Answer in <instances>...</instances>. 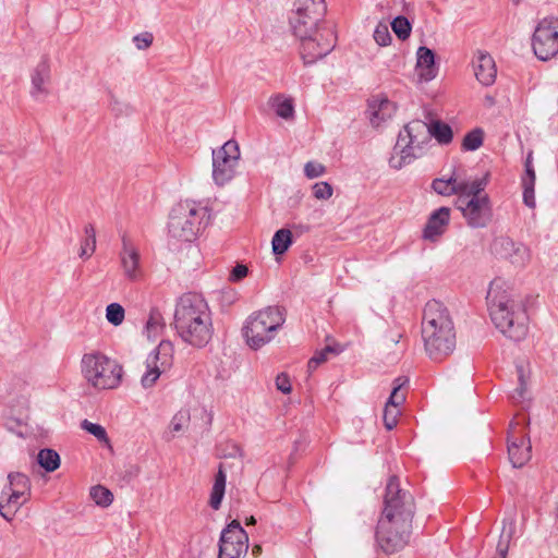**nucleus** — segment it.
Listing matches in <instances>:
<instances>
[{
    "label": "nucleus",
    "instance_id": "1",
    "mask_svg": "<svg viewBox=\"0 0 558 558\" xmlns=\"http://www.w3.org/2000/svg\"><path fill=\"white\" fill-rule=\"evenodd\" d=\"M487 306L496 328L507 338L520 341L527 335V315L524 306L512 296L510 283L495 278L488 288Z\"/></svg>",
    "mask_w": 558,
    "mask_h": 558
},
{
    "label": "nucleus",
    "instance_id": "2",
    "mask_svg": "<svg viewBox=\"0 0 558 558\" xmlns=\"http://www.w3.org/2000/svg\"><path fill=\"white\" fill-rule=\"evenodd\" d=\"M174 327L181 340L194 348L206 347L214 335L211 311L196 293L183 294L175 306Z\"/></svg>",
    "mask_w": 558,
    "mask_h": 558
},
{
    "label": "nucleus",
    "instance_id": "3",
    "mask_svg": "<svg viewBox=\"0 0 558 558\" xmlns=\"http://www.w3.org/2000/svg\"><path fill=\"white\" fill-rule=\"evenodd\" d=\"M424 348L437 361L451 354L456 348V329L448 308L436 300L426 303L422 320Z\"/></svg>",
    "mask_w": 558,
    "mask_h": 558
},
{
    "label": "nucleus",
    "instance_id": "4",
    "mask_svg": "<svg viewBox=\"0 0 558 558\" xmlns=\"http://www.w3.org/2000/svg\"><path fill=\"white\" fill-rule=\"evenodd\" d=\"M487 175L472 180L471 186L456 199V207L471 229H484L494 217L493 203L485 192Z\"/></svg>",
    "mask_w": 558,
    "mask_h": 558
},
{
    "label": "nucleus",
    "instance_id": "5",
    "mask_svg": "<svg viewBox=\"0 0 558 558\" xmlns=\"http://www.w3.org/2000/svg\"><path fill=\"white\" fill-rule=\"evenodd\" d=\"M430 142L428 125L422 120L409 122L399 132L396 145L392 148L388 163L390 168L400 170L424 155Z\"/></svg>",
    "mask_w": 558,
    "mask_h": 558
},
{
    "label": "nucleus",
    "instance_id": "6",
    "mask_svg": "<svg viewBox=\"0 0 558 558\" xmlns=\"http://www.w3.org/2000/svg\"><path fill=\"white\" fill-rule=\"evenodd\" d=\"M80 367L87 385L96 390L116 389L123 379V366L100 351L83 354Z\"/></svg>",
    "mask_w": 558,
    "mask_h": 558
},
{
    "label": "nucleus",
    "instance_id": "7",
    "mask_svg": "<svg viewBox=\"0 0 558 558\" xmlns=\"http://www.w3.org/2000/svg\"><path fill=\"white\" fill-rule=\"evenodd\" d=\"M207 208L201 203L185 199L175 204L169 215L168 233L178 241L191 242L199 233Z\"/></svg>",
    "mask_w": 558,
    "mask_h": 558
},
{
    "label": "nucleus",
    "instance_id": "8",
    "mask_svg": "<svg viewBox=\"0 0 558 558\" xmlns=\"http://www.w3.org/2000/svg\"><path fill=\"white\" fill-rule=\"evenodd\" d=\"M284 320V314L278 306H267L252 313L243 327V336L247 345L258 350L269 343Z\"/></svg>",
    "mask_w": 558,
    "mask_h": 558
},
{
    "label": "nucleus",
    "instance_id": "9",
    "mask_svg": "<svg viewBox=\"0 0 558 558\" xmlns=\"http://www.w3.org/2000/svg\"><path fill=\"white\" fill-rule=\"evenodd\" d=\"M32 497V481L22 472H10L0 492V517L12 522Z\"/></svg>",
    "mask_w": 558,
    "mask_h": 558
},
{
    "label": "nucleus",
    "instance_id": "10",
    "mask_svg": "<svg viewBox=\"0 0 558 558\" xmlns=\"http://www.w3.org/2000/svg\"><path fill=\"white\" fill-rule=\"evenodd\" d=\"M384 504L381 517L401 520V525L405 522L412 523L414 515L413 496L400 488L399 481L395 476L390 477L387 483Z\"/></svg>",
    "mask_w": 558,
    "mask_h": 558
},
{
    "label": "nucleus",
    "instance_id": "11",
    "mask_svg": "<svg viewBox=\"0 0 558 558\" xmlns=\"http://www.w3.org/2000/svg\"><path fill=\"white\" fill-rule=\"evenodd\" d=\"M326 10L324 0H296L290 16V25L296 37H304L311 32L322 28L318 26Z\"/></svg>",
    "mask_w": 558,
    "mask_h": 558
},
{
    "label": "nucleus",
    "instance_id": "12",
    "mask_svg": "<svg viewBox=\"0 0 558 558\" xmlns=\"http://www.w3.org/2000/svg\"><path fill=\"white\" fill-rule=\"evenodd\" d=\"M173 361L174 344L170 340H161L146 357L145 372L141 377L143 388L154 387L161 374L172 367Z\"/></svg>",
    "mask_w": 558,
    "mask_h": 558
},
{
    "label": "nucleus",
    "instance_id": "13",
    "mask_svg": "<svg viewBox=\"0 0 558 558\" xmlns=\"http://www.w3.org/2000/svg\"><path fill=\"white\" fill-rule=\"evenodd\" d=\"M412 523L393 520L389 517H380L376 529V541L387 554H393L402 549L409 542Z\"/></svg>",
    "mask_w": 558,
    "mask_h": 558
},
{
    "label": "nucleus",
    "instance_id": "14",
    "mask_svg": "<svg viewBox=\"0 0 558 558\" xmlns=\"http://www.w3.org/2000/svg\"><path fill=\"white\" fill-rule=\"evenodd\" d=\"M239 159L240 148L235 141H228L213 150V180L217 185L223 186L234 178Z\"/></svg>",
    "mask_w": 558,
    "mask_h": 558
},
{
    "label": "nucleus",
    "instance_id": "15",
    "mask_svg": "<svg viewBox=\"0 0 558 558\" xmlns=\"http://www.w3.org/2000/svg\"><path fill=\"white\" fill-rule=\"evenodd\" d=\"M532 47L535 56L543 61L549 60L558 53V17H544L537 24Z\"/></svg>",
    "mask_w": 558,
    "mask_h": 558
},
{
    "label": "nucleus",
    "instance_id": "16",
    "mask_svg": "<svg viewBox=\"0 0 558 558\" xmlns=\"http://www.w3.org/2000/svg\"><path fill=\"white\" fill-rule=\"evenodd\" d=\"M298 38L301 40L302 59L308 64L327 56L336 43V35L330 27H322Z\"/></svg>",
    "mask_w": 558,
    "mask_h": 558
},
{
    "label": "nucleus",
    "instance_id": "17",
    "mask_svg": "<svg viewBox=\"0 0 558 558\" xmlns=\"http://www.w3.org/2000/svg\"><path fill=\"white\" fill-rule=\"evenodd\" d=\"M247 549V533L238 520H232L221 532L218 558H240Z\"/></svg>",
    "mask_w": 558,
    "mask_h": 558
},
{
    "label": "nucleus",
    "instance_id": "18",
    "mask_svg": "<svg viewBox=\"0 0 558 558\" xmlns=\"http://www.w3.org/2000/svg\"><path fill=\"white\" fill-rule=\"evenodd\" d=\"M119 263L123 277L131 282H138L144 278L145 271L142 264L140 247L128 234L121 235V250Z\"/></svg>",
    "mask_w": 558,
    "mask_h": 558
},
{
    "label": "nucleus",
    "instance_id": "19",
    "mask_svg": "<svg viewBox=\"0 0 558 558\" xmlns=\"http://www.w3.org/2000/svg\"><path fill=\"white\" fill-rule=\"evenodd\" d=\"M489 251L495 257L507 259L517 267H524L531 258L530 250L508 235L495 236Z\"/></svg>",
    "mask_w": 558,
    "mask_h": 558
},
{
    "label": "nucleus",
    "instance_id": "20",
    "mask_svg": "<svg viewBox=\"0 0 558 558\" xmlns=\"http://www.w3.org/2000/svg\"><path fill=\"white\" fill-rule=\"evenodd\" d=\"M472 180L465 177L464 170L454 168L448 178H437L433 181V190L441 196L457 195L460 197L471 186Z\"/></svg>",
    "mask_w": 558,
    "mask_h": 558
},
{
    "label": "nucleus",
    "instance_id": "21",
    "mask_svg": "<svg viewBox=\"0 0 558 558\" xmlns=\"http://www.w3.org/2000/svg\"><path fill=\"white\" fill-rule=\"evenodd\" d=\"M51 69L47 58H43L31 72L29 94L36 101H44L50 95Z\"/></svg>",
    "mask_w": 558,
    "mask_h": 558
},
{
    "label": "nucleus",
    "instance_id": "22",
    "mask_svg": "<svg viewBox=\"0 0 558 558\" xmlns=\"http://www.w3.org/2000/svg\"><path fill=\"white\" fill-rule=\"evenodd\" d=\"M407 383V379L401 377L395 380V387L390 393L389 399L387 400L384 409V424L388 430L395 428L398 424V417L401 412L399 407L404 402L405 395L401 392L402 386Z\"/></svg>",
    "mask_w": 558,
    "mask_h": 558
},
{
    "label": "nucleus",
    "instance_id": "23",
    "mask_svg": "<svg viewBox=\"0 0 558 558\" xmlns=\"http://www.w3.org/2000/svg\"><path fill=\"white\" fill-rule=\"evenodd\" d=\"M397 110L395 102L386 96L377 95L368 101V119L374 128H379L388 120L392 119Z\"/></svg>",
    "mask_w": 558,
    "mask_h": 558
},
{
    "label": "nucleus",
    "instance_id": "24",
    "mask_svg": "<svg viewBox=\"0 0 558 558\" xmlns=\"http://www.w3.org/2000/svg\"><path fill=\"white\" fill-rule=\"evenodd\" d=\"M508 454L513 468L523 466L531 459V446L524 435L517 433V426L509 434Z\"/></svg>",
    "mask_w": 558,
    "mask_h": 558
},
{
    "label": "nucleus",
    "instance_id": "25",
    "mask_svg": "<svg viewBox=\"0 0 558 558\" xmlns=\"http://www.w3.org/2000/svg\"><path fill=\"white\" fill-rule=\"evenodd\" d=\"M450 216L449 207H440L433 211L423 229V239L430 242L438 241L449 226Z\"/></svg>",
    "mask_w": 558,
    "mask_h": 558
},
{
    "label": "nucleus",
    "instance_id": "26",
    "mask_svg": "<svg viewBox=\"0 0 558 558\" xmlns=\"http://www.w3.org/2000/svg\"><path fill=\"white\" fill-rule=\"evenodd\" d=\"M473 71L476 80L484 86L492 85L497 76V69L493 57L484 51L474 54Z\"/></svg>",
    "mask_w": 558,
    "mask_h": 558
},
{
    "label": "nucleus",
    "instance_id": "27",
    "mask_svg": "<svg viewBox=\"0 0 558 558\" xmlns=\"http://www.w3.org/2000/svg\"><path fill=\"white\" fill-rule=\"evenodd\" d=\"M416 70L423 81H432L437 75L435 53L427 47H420L416 52Z\"/></svg>",
    "mask_w": 558,
    "mask_h": 558
},
{
    "label": "nucleus",
    "instance_id": "28",
    "mask_svg": "<svg viewBox=\"0 0 558 558\" xmlns=\"http://www.w3.org/2000/svg\"><path fill=\"white\" fill-rule=\"evenodd\" d=\"M166 323L162 313L153 307L144 326L143 333L149 341H156L163 332Z\"/></svg>",
    "mask_w": 558,
    "mask_h": 558
},
{
    "label": "nucleus",
    "instance_id": "29",
    "mask_svg": "<svg viewBox=\"0 0 558 558\" xmlns=\"http://www.w3.org/2000/svg\"><path fill=\"white\" fill-rule=\"evenodd\" d=\"M268 105L279 118L284 120H291L294 118V105L291 97L282 94H276L268 99Z\"/></svg>",
    "mask_w": 558,
    "mask_h": 558
},
{
    "label": "nucleus",
    "instance_id": "30",
    "mask_svg": "<svg viewBox=\"0 0 558 558\" xmlns=\"http://www.w3.org/2000/svg\"><path fill=\"white\" fill-rule=\"evenodd\" d=\"M226 483H227V475L220 465L218 469L217 474L215 475V481L211 487L210 497H209V506L214 510H218L221 506L225 492H226Z\"/></svg>",
    "mask_w": 558,
    "mask_h": 558
},
{
    "label": "nucleus",
    "instance_id": "31",
    "mask_svg": "<svg viewBox=\"0 0 558 558\" xmlns=\"http://www.w3.org/2000/svg\"><path fill=\"white\" fill-rule=\"evenodd\" d=\"M292 244V233L289 229L278 230L271 240L272 252L275 255H282Z\"/></svg>",
    "mask_w": 558,
    "mask_h": 558
},
{
    "label": "nucleus",
    "instance_id": "32",
    "mask_svg": "<svg viewBox=\"0 0 558 558\" xmlns=\"http://www.w3.org/2000/svg\"><path fill=\"white\" fill-rule=\"evenodd\" d=\"M37 461L47 472H53L60 466V456L52 449H41L38 452Z\"/></svg>",
    "mask_w": 558,
    "mask_h": 558
},
{
    "label": "nucleus",
    "instance_id": "33",
    "mask_svg": "<svg viewBox=\"0 0 558 558\" xmlns=\"http://www.w3.org/2000/svg\"><path fill=\"white\" fill-rule=\"evenodd\" d=\"M427 125L430 132V138L434 136L441 144H448L452 141V130L448 124L435 121Z\"/></svg>",
    "mask_w": 558,
    "mask_h": 558
},
{
    "label": "nucleus",
    "instance_id": "34",
    "mask_svg": "<svg viewBox=\"0 0 558 558\" xmlns=\"http://www.w3.org/2000/svg\"><path fill=\"white\" fill-rule=\"evenodd\" d=\"M513 531H514L513 522H510L508 524V526L506 524H504L502 532H501L499 542L497 544V553L500 556V558L507 557L509 546H510V541L513 535Z\"/></svg>",
    "mask_w": 558,
    "mask_h": 558
},
{
    "label": "nucleus",
    "instance_id": "35",
    "mask_svg": "<svg viewBox=\"0 0 558 558\" xmlns=\"http://www.w3.org/2000/svg\"><path fill=\"white\" fill-rule=\"evenodd\" d=\"M484 133L481 129H474L465 134L462 148L464 150L473 151L478 149L483 145Z\"/></svg>",
    "mask_w": 558,
    "mask_h": 558
},
{
    "label": "nucleus",
    "instance_id": "36",
    "mask_svg": "<svg viewBox=\"0 0 558 558\" xmlns=\"http://www.w3.org/2000/svg\"><path fill=\"white\" fill-rule=\"evenodd\" d=\"M90 497L96 502V505L101 506V507H108L113 501L112 493L109 489H107L106 487L100 486V485L94 486L90 489Z\"/></svg>",
    "mask_w": 558,
    "mask_h": 558
},
{
    "label": "nucleus",
    "instance_id": "37",
    "mask_svg": "<svg viewBox=\"0 0 558 558\" xmlns=\"http://www.w3.org/2000/svg\"><path fill=\"white\" fill-rule=\"evenodd\" d=\"M125 318V311L119 303H110L106 307V319L113 326H120Z\"/></svg>",
    "mask_w": 558,
    "mask_h": 558
},
{
    "label": "nucleus",
    "instance_id": "38",
    "mask_svg": "<svg viewBox=\"0 0 558 558\" xmlns=\"http://www.w3.org/2000/svg\"><path fill=\"white\" fill-rule=\"evenodd\" d=\"M391 28L401 40L407 39L410 36L412 29L409 20L404 16H397L391 22Z\"/></svg>",
    "mask_w": 558,
    "mask_h": 558
},
{
    "label": "nucleus",
    "instance_id": "39",
    "mask_svg": "<svg viewBox=\"0 0 558 558\" xmlns=\"http://www.w3.org/2000/svg\"><path fill=\"white\" fill-rule=\"evenodd\" d=\"M82 428L95 436L99 441L108 442L107 432L101 425L84 420Z\"/></svg>",
    "mask_w": 558,
    "mask_h": 558
},
{
    "label": "nucleus",
    "instance_id": "40",
    "mask_svg": "<svg viewBox=\"0 0 558 558\" xmlns=\"http://www.w3.org/2000/svg\"><path fill=\"white\" fill-rule=\"evenodd\" d=\"M374 39L379 46H387L391 40V35L386 23H379L374 31Z\"/></svg>",
    "mask_w": 558,
    "mask_h": 558
},
{
    "label": "nucleus",
    "instance_id": "41",
    "mask_svg": "<svg viewBox=\"0 0 558 558\" xmlns=\"http://www.w3.org/2000/svg\"><path fill=\"white\" fill-rule=\"evenodd\" d=\"M187 421H189L187 412L179 411L171 418L169 428L172 433H180L184 429V426L186 425Z\"/></svg>",
    "mask_w": 558,
    "mask_h": 558
},
{
    "label": "nucleus",
    "instance_id": "42",
    "mask_svg": "<svg viewBox=\"0 0 558 558\" xmlns=\"http://www.w3.org/2000/svg\"><path fill=\"white\" fill-rule=\"evenodd\" d=\"M333 190L328 182H317L313 185V194L317 199H329Z\"/></svg>",
    "mask_w": 558,
    "mask_h": 558
},
{
    "label": "nucleus",
    "instance_id": "43",
    "mask_svg": "<svg viewBox=\"0 0 558 558\" xmlns=\"http://www.w3.org/2000/svg\"><path fill=\"white\" fill-rule=\"evenodd\" d=\"M326 172V167L317 161H308L304 166V173L308 179L322 177Z\"/></svg>",
    "mask_w": 558,
    "mask_h": 558
},
{
    "label": "nucleus",
    "instance_id": "44",
    "mask_svg": "<svg viewBox=\"0 0 558 558\" xmlns=\"http://www.w3.org/2000/svg\"><path fill=\"white\" fill-rule=\"evenodd\" d=\"M154 41V36L149 32L137 34L133 37V43L138 50L148 49Z\"/></svg>",
    "mask_w": 558,
    "mask_h": 558
},
{
    "label": "nucleus",
    "instance_id": "45",
    "mask_svg": "<svg viewBox=\"0 0 558 558\" xmlns=\"http://www.w3.org/2000/svg\"><path fill=\"white\" fill-rule=\"evenodd\" d=\"M85 234H86V238H88L89 252L82 250V252L80 253V256L88 258L93 255V253L96 250V232H95L94 227L90 225L85 227Z\"/></svg>",
    "mask_w": 558,
    "mask_h": 558
},
{
    "label": "nucleus",
    "instance_id": "46",
    "mask_svg": "<svg viewBox=\"0 0 558 558\" xmlns=\"http://www.w3.org/2000/svg\"><path fill=\"white\" fill-rule=\"evenodd\" d=\"M523 184V202L524 204L530 207H535V195H534V185L535 182H522Z\"/></svg>",
    "mask_w": 558,
    "mask_h": 558
},
{
    "label": "nucleus",
    "instance_id": "47",
    "mask_svg": "<svg viewBox=\"0 0 558 558\" xmlns=\"http://www.w3.org/2000/svg\"><path fill=\"white\" fill-rule=\"evenodd\" d=\"M276 388L284 395H288L292 390V385L289 376L284 373L279 374L275 380Z\"/></svg>",
    "mask_w": 558,
    "mask_h": 558
},
{
    "label": "nucleus",
    "instance_id": "48",
    "mask_svg": "<svg viewBox=\"0 0 558 558\" xmlns=\"http://www.w3.org/2000/svg\"><path fill=\"white\" fill-rule=\"evenodd\" d=\"M248 269L245 265L238 264L231 270L229 280L233 282H238L247 276Z\"/></svg>",
    "mask_w": 558,
    "mask_h": 558
},
{
    "label": "nucleus",
    "instance_id": "49",
    "mask_svg": "<svg viewBox=\"0 0 558 558\" xmlns=\"http://www.w3.org/2000/svg\"><path fill=\"white\" fill-rule=\"evenodd\" d=\"M331 352L330 348H326L324 351L316 353L310 361L308 367L311 369L316 368L319 364L324 363L327 360V354Z\"/></svg>",
    "mask_w": 558,
    "mask_h": 558
},
{
    "label": "nucleus",
    "instance_id": "50",
    "mask_svg": "<svg viewBox=\"0 0 558 558\" xmlns=\"http://www.w3.org/2000/svg\"><path fill=\"white\" fill-rule=\"evenodd\" d=\"M522 182H535V171L532 165V153H530L526 157L525 177L522 179Z\"/></svg>",
    "mask_w": 558,
    "mask_h": 558
},
{
    "label": "nucleus",
    "instance_id": "51",
    "mask_svg": "<svg viewBox=\"0 0 558 558\" xmlns=\"http://www.w3.org/2000/svg\"><path fill=\"white\" fill-rule=\"evenodd\" d=\"M82 250H85L86 252H89L88 238H86L84 243L82 244L81 251Z\"/></svg>",
    "mask_w": 558,
    "mask_h": 558
},
{
    "label": "nucleus",
    "instance_id": "52",
    "mask_svg": "<svg viewBox=\"0 0 558 558\" xmlns=\"http://www.w3.org/2000/svg\"><path fill=\"white\" fill-rule=\"evenodd\" d=\"M255 523H256V519L253 515H251L250 518L246 519L247 525H253Z\"/></svg>",
    "mask_w": 558,
    "mask_h": 558
},
{
    "label": "nucleus",
    "instance_id": "53",
    "mask_svg": "<svg viewBox=\"0 0 558 558\" xmlns=\"http://www.w3.org/2000/svg\"><path fill=\"white\" fill-rule=\"evenodd\" d=\"M262 551V547L259 545H256L253 547V555H258Z\"/></svg>",
    "mask_w": 558,
    "mask_h": 558
}]
</instances>
